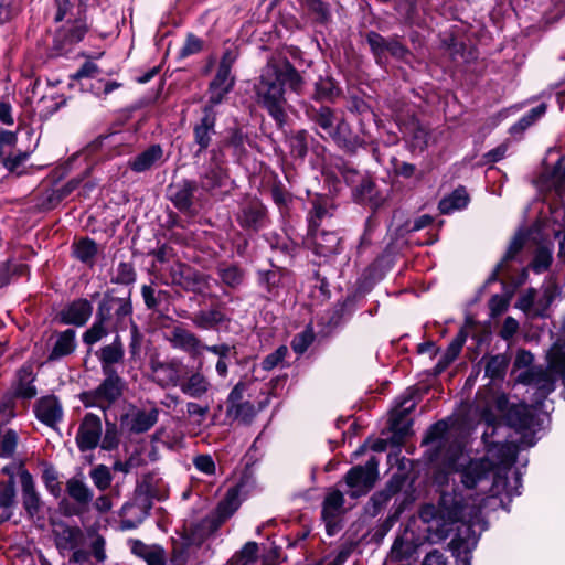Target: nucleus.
I'll return each mask as SVG.
<instances>
[{"instance_id":"f257e3e1","label":"nucleus","mask_w":565,"mask_h":565,"mask_svg":"<svg viewBox=\"0 0 565 565\" xmlns=\"http://www.w3.org/2000/svg\"><path fill=\"white\" fill-rule=\"evenodd\" d=\"M516 448L512 444H494L483 459L468 460L461 444L456 443L447 450L444 446L438 451V457L444 459L446 472L439 471L435 481L445 486L440 490V501L435 515V508L425 507L420 518L425 522L438 519L444 521L443 526L461 522L456 539L458 548L470 551L476 546L478 536L475 527H480V512L483 497L518 495L521 481L515 472H511L514 463Z\"/></svg>"},{"instance_id":"f03ea898","label":"nucleus","mask_w":565,"mask_h":565,"mask_svg":"<svg viewBox=\"0 0 565 565\" xmlns=\"http://www.w3.org/2000/svg\"><path fill=\"white\" fill-rule=\"evenodd\" d=\"M547 367H531L533 355L520 350L516 353L512 375L519 383L532 386L537 395L536 406L547 412V406L541 399L546 398L554 390L557 381L565 384V351L559 342H555L546 354Z\"/></svg>"},{"instance_id":"7ed1b4c3","label":"nucleus","mask_w":565,"mask_h":565,"mask_svg":"<svg viewBox=\"0 0 565 565\" xmlns=\"http://www.w3.org/2000/svg\"><path fill=\"white\" fill-rule=\"evenodd\" d=\"M507 396L494 386H488L478 392L476 409L480 413L481 419L492 426L493 430L501 417H505L508 424L516 430L535 431V418L532 407L520 404L508 407Z\"/></svg>"},{"instance_id":"20e7f679","label":"nucleus","mask_w":565,"mask_h":565,"mask_svg":"<svg viewBox=\"0 0 565 565\" xmlns=\"http://www.w3.org/2000/svg\"><path fill=\"white\" fill-rule=\"evenodd\" d=\"M301 84L299 73H263L256 85L257 96L276 122L281 126L286 120V87L297 89Z\"/></svg>"},{"instance_id":"39448f33","label":"nucleus","mask_w":565,"mask_h":565,"mask_svg":"<svg viewBox=\"0 0 565 565\" xmlns=\"http://www.w3.org/2000/svg\"><path fill=\"white\" fill-rule=\"evenodd\" d=\"M254 487V479L248 475H244L235 486L227 490L225 497L217 504L213 515L215 527L220 526L235 513Z\"/></svg>"},{"instance_id":"423d86ee","label":"nucleus","mask_w":565,"mask_h":565,"mask_svg":"<svg viewBox=\"0 0 565 565\" xmlns=\"http://www.w3.org/2000/svg\"><path fill=\"white\" fill-rule=\"evenodd\" d=\"M377 466L379 461L372 457L364 466H355L349 470L345 482L351 489L352 498H358L370 491L377 478Z\"/></svg>"},{"instance_id":"0eeeda50","label":"nucleus","mask_w":565,"mask_h":565,"mask_svg":"<svg viewBox=\"0 0 565 565\" xmlns=\"http://www.w3.org/2000/svg\"><path fill=\"white\" fill-rule=\"evenodd\" d=\"M87 32L86 21L82 18H77L74 21H67V23L56 31L52 55L58 56L71 51V47L81 42Z\"/></svg>"},{"instance_id":"6e6552de","label":"nucleus","mask_w":565,"mask_h":565,"mask_svg":"<svg viewBox=\"0 0 565 565\" xmlns=\"http://www.w3.org/2000/svg\"><path fill=\"white\" fill-rule=\"evenodd\" d=\"M102 438V420L97 415L88 413L84 416L76 434V444L82 451L97 447Z\"/></svg>"},{"instance_id":"1a4fd4ad","label":"nucleus","mask_w":565,"mask_h":565,"mask_svg":"<svg viewBox=\"0 0 565 565\" xmlns=\"http://www.w3.org/2000/svg\"><path fill=\"white\" fill-rule=\"evenodd\" d=\"M366 41L377 58L388 53L395 58L406 60L411 54L396 38L385 39L376 32H369Z\"/></svg>"},{"instance_id":"9d476101","label":"nucleus","mask_w":565,"mask_h":565,"mask_svg":"<svg viewBox=\"0 0 565 565\" xmlns=\"http://www.w3.org/2000/svg\"><path fill=\"white\" fill-rule=\"evenodd\" d=\"M15 469L22 488L23 507L30 516H34L39 513L42 502L35 490L33 478L22 465L17 466Z\"/></svg>"},{"instance_id":"9b49d317","label":"nucleus","mask_w":565,"mask_h":565,"mask_svg":"<svg viewBox=\"0 0 565 565\" xmlns=\"http://www.w3.org/2000/svg\"><path fill=\"white\" fill-rule=\"evenodd\" d=\"M114 311L117 322L124 321V319L130 317L132 306L127 298L110 297L105 298L98 308L97 317L100 320L111 319V312Z\"/></svg>"},{"instance_id":"f8f14e48","label":"nucleus","mask_w":565,"mask_h":565,"mask_svg":"<svg viewBox=\"0 0 565 565\" xmlns=\"http://www.w3.org/2000/svg\"><path fill=\"white\" fill-rule=\"evenodd\" d=\"M93 312L92 303L86 299H77L61 311V320L65 324L84 326Z\"/></svg>"},{"instance_id":"ddd939ff","label":"nucleus","mask_w":565,"mask_h":565,"mask_svg":"<svg viewBox=\"0 0 565 565\" xmlns=\"http://www.w3.org/2000/svg\"><path fill=\"white\" fill-rule=\"evenodd\" d=\"M151 374L154 382L161 386H175L180 381V366L175 362L151 361Z\"/></svg>"},{"instance_id":"4468645a","label":"nucleus","mask_w":565,"mask_h":565,"mask_svg":"<svg viewBox=\"0 0 565 565\" xmlns=\"http://www.w3.org/2000/svg\"><path fill=\"white\" fill-rule=\"evenodd\" d=\"M173 281L193 292H203L209 286V281L203 274L183 265H180L178 271H174Z\"/></svg>"},{"instance_id":"2eb2a0df","label":"nucleus","mask_w":565,"mask_h":565,"mask_svg":"<svg viewBox=\"0 0 565 565\" xmlns=\"http://www.w3.org/2000/svg\"><path fill=\"white\" fill-rule=\"evenodd\" d=\"M415 407V402L411 395L405 396L393 409L390 418L391 429L399 435L406 436L409 433V422L406 416Z\"/></svg>"},{"instance_id":"dca6fc26","label":"nucleus","mask_w":565,"mask_h":565,"mask_svg":"<svg viewBox=\"0 0 565 565\" xmlns=\"http://www.w3.org/2000/svg\"><path fill=\"white\" fill-rule=\"evenodd\" d=\"M105 381L96 388L94 395L96 404L104 407V403L109 404L114 402L121 393V380L115 372L104 373Z\"/></svg>"},{"instance_id":"f3484780","label":"nucleus","mask_w":565,"mask_h":565,"mask_svg":"<svg viewBox=\"0 0 565 565\" xmlns=\"http://www.w3.org/2000/svg\"><path fill=\"white\" fill-rule=\"evenodd\" d=\"M36 417L47 426H54L63 417V409L54 396H46L41 398L36 405Z\"/></svg>"},{"instance_id":"a211bd4d","label":"nucleus","mask_w":565,"mask_h":565,"mask_svg":"<svg viewBox=\"0 0 565 565\" xmlns=\"http://www.w3.org/2000/svg\"><path fill=\"white\" fill-rule=\"evenodd\" d=\"M238 47L233 42H225L220 52L210 56L209 68H218V71H231L238 57Z\"/></svg>"},{"instance_id":"6ab92c4d","label":"nucleus","mask_w":565,"mask_h":565,"mask_svg":"<svg viewBox=\"0 0 565 565\" xmlns=\"http://www.w3.org/2000/svg\"><path fill=\"white\" fill-rule=\"evenodd\" d=\"M163 150L159 145H153L139 153L128 162L135 172H145L162 161Z\"/></svg>"},{"instance_id":"aec40b11","label":"nucleus","mask_w":565,"mask_h":565,"mask_svg":"<svg viewBox=\"0 0 565 565\" xmlns=\"http://www.w3.org/2000/svg\"><path fill=\"white\" fill-rule=\"evenodd\" d=\"M170 340L174 348L186 351L193 355L201 354L203 350V344L196 335L180 327L173 329Z\"/></svg>"},{"instance_id":"412c9836","label":"nucleus","mask_w":565,"mask_h":565,"mask_svg":"<svg viewBox=\"0 0 565 565\" xmlns=\"http://www.w3.org/2000/svg\"><path fill=\"white\" fill-rule=\"evenodd\" d=\"M214 126L215 116L212 111V107L206 106L200 124L194 127V138L195 142L199 145V151H203L209 147L211 137L214 134Z\"/></svg>"},{"instance_id":"4be33fe9","label":"nucleus","mask_w":565,"mask_h":565,"mask_svg":"<svg viewBox=\"0 0 565 565\" xmlns=\"http://www.w3.org/2000/svg\"><path fill=\"white\" fill-rule=\"evenodd\" d=\"M265 220V209L258 201H250L245 204L238 215L242 226L257 230L263 226Z\"/></svg>"},{"instance_id":"5701e85b","label":"nucleus","mask_w":565,"mask_h":565,"mask_svg":"<svg viewBox=\"0 0 565 565\" xmlns=\"http://www.w3.org/2000/svg\"><path fill=\"white\" fill-rule=\"evenodd\" d=\"M3 472L9 475L10 480L8 482L0 484V508L2 512L0 513V520L6 521L11 516V508L14 504L15 499V487L13 481V472L10 467H4Z\"/></svg>"},{"instance_id":"b1692460","label":"nucleus","mask_w":565,"mask_h":565,"mask_svg":"<svg viewBox=\"0 0 565 565\" xmlns=\"http://www.w3.org/2000/svg\"><path fill=\"white\" fill-rule=\"evenodd\" d=\"M210 387L209 380L200 372L192 373L180 384L182 393L192 398L202 397Z\"/></svg>"},{"instance_id":"393cba45","label":"nucleus","mask_w":565,"mask_h":565,"mask_svg":"<svg viewBox=\"0 0 565 565\" xmlns=\"http://www.w3.org/2000/svg\"><path fill=\"white\" fill-rule=\"evenodd\" d=\"M98 356L102 362L103 372H114L111 364L120 362L124 358V345L120 338L116 337L110 344L103 347Z\"/></svg>"},{"instance_id":"a878e982","label":"nucleus","mask_w":565,"mask_h":565,"mask_svg":"<svg viewBox=\"0 0 565 565\" xmlns=\"http://www.w3.org/2000/svg\"><path fill=\"white\" fill-rule=\"evenodd\" d=\"M34 374L31 365L22 366L17 374L14 387L15 395L22 398H32L36 395V388L33 385Z\"/></svg>"},{"instance_id":"bb28decb","label":"nucleus","mask_w":565,"mask_h":565,"mask_svg":"<svg viewBox=\"0 0 565 565\" xmlns=\"http://www.w3.org/2000/svg\"><path fill=\"white\" fill-rule=\"evenodd\" d=\"M131 551L135 555L143 558L148 565H164V552L159 545H147L135 541Z\"/></svg>"},{"instance_id":"cd10ccee","label":"nucleus","mask_w":565,"mask_h":565,"mask_svg":"<svg viewBox=\"0 0 565 565\" xmlns=\"http://www.w3.org/2000/svg\"><path fill=\"white\" fill-rule=\"evenodd\" d=\"M157 419L158 412L156 409L137 411L128 415L127 426L131 431L145 433L156 424Z\"/></svg>"},{"instance_id":"c85d7f7f","label":"nucleus","mask_w":565,"mask_h":565,"mask_svg":"<svg viewBox=\"0 0 565 565\" xmlns=\"http://www.w3.org/2000/svg\"><path fill=\"white\" fill-rule=\"evenodd\" d=\"M343 504V495L340 491L330 492L323 502L322 516L327 523V531L329 535L333 534L332 523L338 515Z\"/></svg>"},{"instance_id":"c756f323","label":"nucleus","mask_w":565,"mask_h":565,"mask_svg":"<svg viewBox=\"0 0 565 565\" xmlns=\"http://www.w3.org/2000/svg\"><path fill=\"white\" fill-rule=\"evenodd\" d=\"M75 331L67 329L57 335L53 349L49 355L50 360H57L71 354L76 348Z\"/></svg>"},{"instance_id":"7c9ffc66","label":"nucleus","mask_w":565,"mask_h":565,"mask_svg":"<svg viewBox=\"0 0 565 565\" xmlns=\"http://www.w3.org/2000/svg\"><path fill=\"white\" fill-rule=\"evenodd\" d=\"M233 84L234 78L231 76V73H217L210 85V103L212 105L220 104Z\"/></svg>"},{"instance_id":"2f4dec72","label":"nucleus","mask_w":565,"mask_h":565,"mask_svg":"<svg viewBox=\"0 0 565 565\" xmlns=\"http://www.w3.org/2000/svg\"><path fill=\"white\" fill-rule=\"evenodd\" d=\"M82 541L83 533L78 527L62 526L56 531V544L61 550H75Z\"/></svg>"},{"instance_id":"473e14b6","label":"nucleus","mask_w":565,"mask_h":565,"mask_svg":"<svg viewBox=\"0 0 565 565\" xmlns=\"http://www.w3.org/2000/svg\"><path fill=\"white\" fill-rule=\"evenodd\" d=\"M468 193L465 189L459 188L439 202V210L443 214H449L465 209L468 205Z\"/></svg>"},{"instance_id":"72a5a7b5","label":"nucleus","mask_w":565,"mask_h":565,"mask_svg":"<svg viewBox=\"0 0 565 565\" xmlns=\"http://www.w3.org/2000/svg\"><path fill=\"white\" fill-rule=\"evenodd\" d=\"M415 550L416 546L413 543V534L405 532L394 541L390 557L394 561H402L411 557Z\"/></svg>"},{"instance_id":"f704fd0d","label":"nucleus","mask_w":565,"mask_h":565,"mask_svg":"<svg viewBox=\"0 0 565 565\" xmlns=\"http://www.w3.org/2000/svg\"><path fill=\"white\" fill-rule=\"evenodd\" d=\"M66 489L70 497L79 504H87L93 499L92 490L81 479H70Z\"/></svg>"},{"instance_id":"c9c22d12","label":"nucleus","mask_w":565,"mask_h":565,"mask_svg":"<svg viewBox=\"0 0 565 565\" xmlns=\"http://www.w3.org/2000/svg\"><path fill=\"white\" fill-rule=\"evenodd\" d=\"M547 106L542 103L539 106L532 108L526 115H524L515 125L511 127V132H522L532 125H534L541 117L546 113Z\"/></svg>"},{"instance_id":"e433bc0d","label":"nucleus","mask_w":565,"mask_h":565,"mask_svg":"<svg viewBox=\"0 0 565 565\" xmlns=\"http://www.w3.org/2000/svg\"><path fill=\"white\" fill-rule=\"evenodd\" d=\"M224 321V315L217 309L198 312L193 322L202 329H211Z\"/></svg>"},{"instance_id":"4c0bfd02","label":"nucleus","mask_w":565,"mask_h":565,"mask_svg":"<svg viewBox=\"0 0 565 565\" xmlns=\"http://www.w3.org/2000/svg\"><path fill=\"white\" fill-rule=\"evenodd\" d=\"M224 179H225L224 169L217 162H213V163H211L209 170L205 172L204 177L202 178V186L205 190H212L216 186L223 185Z\"/></svg>"},{"instance_id":"58836bf2","label":"nucleus","mask_w":565,"mask_h":565,"mask_svg":"<svg viewBox=\"0 0 565 565\" xmlns=\"http://www.w3.org/2000/svg\"><path fill=\"white\" fill-rule=\"evenodd\" d=\"M508 362V358L503 354L491 356L486 365V375L493 381L502 379L505 373Z\"/></svg>"},{"instance_id":"ea45409f","label":"nucleus","mask_w":565,"mask_h":565,"mask_svg":"<svg viewBox=\"0 0 565 565\" xmlns=\"http://www.w3.org/2000/svg\"><path fill=\"white\" fill-rule=\"evenodd\" d=\"M526 233L523 232V231H519L515 236L513 237V239L511 241L510 245H509V248L503 257V259L501 260V263L498 264L497 266V270H495V275L503 270V267H504V264L508 262V260H511L515 257V255L521 250V248L523 247V245L525 244V241H526Z\"/></svg>"},{"instance_id":"a19ab883","label":"nucleus","mask_w":565,"mask_h":565,"mask_svg":"<svg viewBox=\"0 0 565 565\" xmlns=\"http://www.w3.org/2000/svg\"><path fill=\"white\" fill-rule=\"evenodd\" d=\"M552 262V250L548 247L542 246L539 247L534 259L531 264V269L536 274H541L550 267Z\"/></svg>"},{"instance_id":"79ce46f5","label":"nucleus","mask_w":565,"mask_h":565,"mask_svg":"<svg viewBox=\"0 0 565 565\" xmlns=\"http://www.w3.org/2000/svg\"><path fill=\"white\" fill-rule=\"evenodd\" d=\"M18 436L15 431L0 430V457H11L17 448Z\"/></svg>"},{"instance_id":"37998d69","label":"nucleus","mask_w":565,"mask_h":565,"mask_svg":"<svg viewBox=\"0 0 565 565\" xmlns=\"http://www.w3.org/2000/svg\"><path fill=\"white\" fill-rule=\"evenodd\" d=\"M411 146L414 149L424 150L429 142V134L427 129L419 125H414L412 131L408 135Z\"/></svg>"},{"instance_id":"c03bdc74","label":"nucleus","mask_w":565,"mask_h":565,"mask_svg":"<svg viewBox=\"0 0 565 565\" xmlns=\"http://www.w3.org/2000/svg\"><path fill=\"white\" fill-rule=\"evenodd\" d=\"M258 552V545L255 542H248L244 545L239 553L233 558V563L236 565H248L256 559Z\"/></svg>"},{"instance_id":"a18cd8bd","label":"nucleus","mask_w":565,"mask_h":565,"mask_svg":"<svg viewBox=\"0 0 565 565\" xmlns=\"http://www.w3.org/2000/svg\"><path fill=\"white\" fill-rule=\"evenodd\" d=\"M204 41L193 33H189L185 38V41L180 49L179 55L181 57H188L190 55H194L200 53L203 50Z\"/></svg>"},{"instance_id":"49530a36","label":"nucleus","mask_w":565,"mask_h":565,"mask_svg":"<svg viewBox=\"0 0 565 565\" xmlns=\"http://www.w3.org/2000/svg\"><path fill=\"white\" fill-rule=\"evenodd\" d=\"M313 339L315 334L312 329L307 328L306 330L301 331L300 333L294 337L291 341V348L296 353L301 354L309 348Z\"/></svg>"},{"instance_id":"de8ad7c7","label":"nucleus","mask_w":565,"mask_h":565,"mask_svg":"<svg viewBox=\"0 0 565 565\" xmlns=\"http://www.w3.org/2000/svg\"><path fill=\"white\" fill-rule=\"evenodd\" d=\"M228 413L237 419H241L244 423H248L255 415V407L252 403L245 402L241 404L231 405L228 408Z\"/></svg>"},{"instance_id":"09e8293b","label":"nucleus","mask_w":565,"mask_h":565,"mask_svg":"<svg viewBox=\"0 0 565 565\" xmlns=\"http://www.w3.org/2000/svg\"><path fill=\"white\" fill-rule=\"evenodd\" d=\"M106 321L97 317V321L84 333L83 340L86 344L92 345L107 334V329L104 326Z\"/></svg>"},{"instance_id":"8fccbe9b","label":"nucleus","mask_w":565,"mask_h":565,"mask_svg":"<svg viewBox=\"0 0 565 565\" xmlns=\"http://www.w3.org/2000/svg\"><path fill=\"white\" fill-rule=\"evenodd\" d=\"M518 308L523 310L526 313L535 315V308H540L539 297L535 290H529L523 294L518 300Z\"/></svg>"},{"instance_id":"3c124183","label":"nucleus","mask_w":565,"mask_h":565,"mask_svg":"<svg viewBox=\"0 0 565 565\" xmlns=\"http://www.w3.org/2000/svg\"><path fill=\"white\" fill-rule=\"evenodd\" d=\"M97 253L96 244L90 239H81L75 246V256L82 262H89Z\"/></svg>"},{"instance_id":"603ef678","label":"nucleus","mask_w":565,"mask_h":565,"mask_svg":"<svg viewBox=\"0 0 565 565\" xmlns=\"http://www.w3.org/2000/svg\"><path fill=\"white\" fill-rule=\"evenodd\" d=\"M17 135L12 131L1 130L0 131V160L6 159L12 154L15 148Z\"/></svg>"},{"instance_id":"864d4df0","label":"nucleus","mask_w":565,"mask_h":565,"mask_svg":"<svg viewBox=\"0 0 565 565\" xmlns=\"http://www.w3.org/2000/svg\"><path fill=\"white\" fill-rule=\"evenodd\" d=\"M92 480L94 484L99 490H105L109 487L111 482V476L106 466L99 465L96 468H94L90 472Z\"/></svg>"},{"instance_id":"5fc2aeb1","label":"nucleus","mask_w":565,"mask_h":565,"mask_svg":"<svg viewBox=\"0 0 565 565\" xmlns=\"http://www.w3.org/2000/svg\"><path fill=\"white\" fill-rule=\"evenodd\" d=\"M194 184L185 183L182 189L173 194V202L180 210H186L191 205V198L193 194Z\"/></svg>"},{"instance_id":"6e6d98bb","label":"nucleus","mask_w":565,"mask_h":565,"mask_svg":"<svg viewBox=\"0 0 565 565\" xmlns=\"http://www.w3.org/2000/svg\"><path fill=\"white\" fill-rule=\"evenodd\" d=\"M317 124L330 136L334 135V116L333 113L322 107L319 109L316 116Z\"/></svg>"},{"instance_id":"4d7b16f0","label":"nucleus","mask_w":565,"mask_h":565,"mask_svg":"<svg viewBox=\"0 0 565 565\" xmlns=\"http://www.w3.org/2000/svg\"><path fill=\"white\" fill-rule=\"evenodd\" d=\"M220 277L225 285L235 287L242 282L243 274L236 266H227L220 268Z\"/></svg>"},{"instance_id":"13d9d810","label":"nucleus","mask_w":565,"mask_h":565,"mask_svg":"<svg viewBox=\"0 0 565 565\" xmlns=\"http://www.w3.org/2000/svg\"><path fill=\"white\" fill-rule=\"evenodd\" d=\"M29 158V152L21 150H13L11 156L0 160L9 171L15 172Z\"/></svg>"},{"instance_id":"bf43d9fd","label":"nucleus","mask_w":565,"mask_h":565,"mask_svg":"<svg viewBox=\"0 0 565 565\" xmlns=\"http://www.w3.org/2000/svg\"><path fill=\"white\" fill-rule=\"evenodd\" d=\"M119 434L116 425L107 423L104 437L100 438V447L105 450H111L118 446Z\"/></svg>"},{"instance_id":"052dcab7","label":"nucleus","mask_w":565,"mask_h":565,"mask_svg":"<svg viewBox=\"0 0 565 565\" xmlns=\"http://www.w3.org/2000/svg\"><path fill=\"white\" fill-rule=\"evenodd\" d=\"M466 339H467V332L463 329H461L447 349V352L445 354L446 363H450L458 356L459 352L462 349V345L466 342Z\"/></svg>"},{"instance_id":"680f3d73","label":"nucleus","mask_w":565,"mask_h":565,"mask_svg":"<svg viewBox=\"0 0 565 565\" xmlns=\"http://www.w3.org/2000/svg\"><path fill=\"white\" fill-rule=\"evenodd\" d=\"M556 295H557V287L552 284L547 285L544 288L542 296L539 297L541 307L535 308V315L542 316L545 312V310L550 307V305L553 302Z\"/></svg>"},{"instance_id":"e2e57ef3","label":"nucleus","mask_w":565,"mask_h":565,"mask_svg":"<svg viewBox=\"0 0 565 565\" xmlns=\"http://www.w3.org/2000/svg\"><path fill=\"white\" fill-rule=\"evenodd\" d=\"M288 352L287 347L281 345L275 352L268 354L262 362L265 371H270L276 367L286 356Z\"/></svg>"},{"instance_id":"0e129e2a","label":"nucleus","mask_w":565,"mask_h":565,"mask_svg":"<svg viewBox=\"0 0 565 565\" xmlns=\"http://www.w3.org/2000/svg\"><path fill=\"white\" fill-rule=\"evenodd\" d=\"M194 467L207 475L212 476L215 473V463L210 455H199L193 459Z\"/></svg>"},{"instance_id":"69168bd1","label":"nucleus","mask_w":565,"mask_h":565,"mask_svg":"<svg viewBox=\"0 0 565 565\" xmlns=\"http://www.w3.org/2000/svg\"><path fill=\"white\" fill-rule=\"evenodd\" d=\"M317 90L320 95L326 97H333L339 94V88L337 84L327 75L326 79H320L317 83Z\"/></svg>"},{"instance_id":"338daca9","label":"nucleus","mask_w":565,"mask_h":565,"mask_svg":"<svg viewBox=\"0 0 565 565\" xmlns=\"http://www.w3.org/2000/svg\"><path fill=\"white\" fill-rule=\"evenodd\" d=\"M136 274L131 265L120 263L117 271V280L120 284H130L135 281Z\"/></svg>"},{"instance_id":"774afa93","label":"nucleus","mask_w":565,"mask_h":565,"mask_svg":"<svg viewBox=\"0 0 565 565\" xmlns=\"http://www.w3.org/2000/svg\"><path fill=\"white\" fill-rule=\"evenodd\" d=\"M141 295L145 301V305L148 309H156L159 305V298L154 288L148 285H143L141 287Z\"/></svg>"}]
</instances>
